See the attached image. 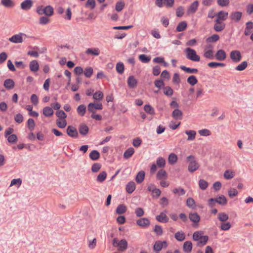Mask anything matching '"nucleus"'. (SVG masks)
<instances>
[{
    "mask_svg": "<svg viewBox=\"0 0 253 253\" xmlns=\"http://www.w3.org/2000/svg\"><path fill=\"white\" fill-rule=\"evenodd\" d=\"M156 219L159 222L166 223L169 221V218L164 212H161L159 215L156 216Z\"/></svg>",
    "mask_w": 253,
    "mask_h": 253,
    "instance_id": "b1692460",
    "label": "nucleus"
},
{
    "mask_svg": "<svg viewBox=\"0 0 253 253\" xmlns=\"http://www.w3.org/2000/svg\"><path fill=\"white\" fill-rule=\"evenodd\" d=\"M189 218L191 221L197 224L200 220V216L197 212L190 213Z\"/></svg>",
    "mask_w": 253,
    "mask_h": 253,
    "instance_id": "a211bd4d",
    "label": "nucleus"
},
{
    "mask_svg": "<svg viewBox=\"0 0 253 253\" xmlns=\"http://www.w3.org/2000/svg\"><path fill=\"white\" fill-rule=\"evenodd\" d=\"M139 59L141 62L145 63H148L151 60L150 57L145 54H140L139 56Z\"/></svg>",
    "mask_w": 253,
    "mask_h": 253,
    "instance_id": "4d7b16f0",
    "label": "nucleus"
},
{
    "mask_svg": "<svg viewBox=\"0 0 253 253\" xmlns=\"http://www.w3.org/2000/svg\"><path fill=\"white\" fill-rule=\"evenodd\" d=\"M242 14V12L240 11L233 12L230 14V18L231 20L237 23L241 19Z\"/></svg>",
    "mask_w": 253,
    "mask_h": 253,
    "instance_id": "1a4fd4ad",
    "label": "nucleus"
},
{
    "mask_svg": "<svg viewBox=\"0 0 253 253\" xmlns=\"http://www.w3.org/2000/svg\"><path fill=\"white\" fill-rule=\"evenodd\" d=\"M126 191L128 193H132L135 189V184L133 181L129 182L126 185Z\"/></svg>",
    "mask_w": 253,
    "mask_h": 253,
    "instance_id": "5701e85b",
    "label": "nucleus"
},
{
    "mask_svg": "<svg viewBox=\"0 0 253 253\" xmlns=\"http://www.w3.org/2000/svg\"><path fill=\"white\" fill-rule=\"evenodd\" d=\"M103 106L101 103L92 102L88 104L87 109L91 113H95L96 110H102Z\"/></svg>",
    "mask_w": 253,
    "mask_h": 253,
    "instance_id": "39448f33",
    "label": "nucleus"
},
{
    "mask_svg": "<svg viewBox=\"0 0 253 253\" xmlns=\"http://www.w3.org/2000/svg\"><path fill=\"white\" fill-rule=\"evenodd\" d=\"M187 26V23L185 21L181 22L177 26L176 31L177 32H182L186 28Z\"/></svg>",
    "mask_w": 253,
    "mask_h": 253,
    "instance_id": "a19ab883",
    "label": "nucleus"
},
{
    "mask_svg": "<svg viewBox=\"0 0 253 253\" xmlns=\"http://www.w3.org/2000/svg\"><path fill=\"white\" fill-rule=\"evenodd\" d=\"M198 5L199 3L198 1H194L188 7L187 13L188 14L195 13L198 7Z\"/></svg>",
    "mask_w": 253,
    "mask_h": 253,
    "instance_id": "dca6fc26",
    "label": "nucleus"
},
{
    "mask_svg": "<svg viewBox=\"0 0 253 253\" xmlns=\"http://www.w3.org/2000/svg\"><path fill=\"white\" fill-rule=\"evenodd\" d=\"M202 231H196L193 233V239L198 241L197 246L203 247L205 245L209 240V237L207 235L202 236Z\"/></svg>",
    "mask_w": 253,
    "mask_h": 253,
    "instance_id": "f257e3e1",
    "label": "nucleus"
},
{
    "mask_svg": "<svg viewBox=\"0 0 253 253\" xmlns=\"http://www.w3.org/2000/svg\"><path fill=\"white\" fill-rule=\"evenodd\" d=\"M185 52L188 59L195 62H199L200 60V56L197 54L194 49L188 47L185 49Z\"/></svg>",
    "mask_w": 253,
    "mask_h": 253,
    "instance_id": "f03ea898",
    "label": "nucleus"
},
{
    "mask_svg": "<svg viewBox=\"0 0 253 253\" xmlns=\"http://www.w3.org/2000/svg\"><path fill=\"white\" fill-rule=\"evenodd\" d=\"M100 157V153L97 150H93L89 154V158L93 161L98 160Z\"/></svg>",
    "mask_w": 253,
    "mask_h": 253,
    "instance_id": "473e14b6",
    "label": "nucleus"
},
{
    "mask_svg": "<svg viewBox=\"0 0 253 253\" xmlns=\"http://www.w3.org/2000/svg\"><path fill=\"white\" fill-rule=\"evenodd\" d=\"M172 192L174 194H177L179 196L184 195L186 193L185 190L181 187L174 188Z\"/></svg>",
    "mask_w": 253,
    "mask_h": 253,
    "instance_id": "603ef678",
    "label": "nucleus"
},
{
    "mask_svg": "<svg viewBox=\"0 0 253 253\" xmlns=\"http://www.w3.org/2000/svg\"><path fill=\"white\" fill-rule=\"evenodd\" d=\"M138 225L143 228L148 227L150 224V220L147 218H141L136 220Z\"/></svg>",
    "mask_w": 253,
    "mask_h": 253,
    "instance_id": "9b49d317",
    "label": "nucleus"
},
{
    "mask_svg": "<svg viewBox=\"0 0 253 253\" xmlns=\"http://www.w3.org/2000/svg\"><path fill=\"white\" fill-rule=\"evenodd\" d=\"M231 59L235 63L239 62L242 59L241 53L239 50H232L230 55Z\"/></svg>",
    "mask_w": 253,
    "mask_h": 253,
    "instance_id": "423d86ee",
    "label": "nucleus"
},
{
    "mask_svg": "<svg viewBox=\"0 0 253 253\" xmlns=\"http://www.w3.org/2000/svg\"><path fill=\"white\" fill-rule=\"evenodd\" d=\"M85 53L86 54H90L95 56H98L100 53V51L98 48H89L86 50Z\"/></svg>",
    "mask_w": 253,
    "mask_h": 253,
    "instance_id": "72a5a7b5",
    "label": "nucleus"
},
{
    "mask_svg": "<svg viewBox=\"0 0 253 253\" xmlns=\"http://www.w3.org/2000/svg\"><path fill=\"white\" fill-rule=\"evenodd\" d=\"M177 161V157L174 153L169 154L168 158L169 163L171 165L174 164Z\"/></svg>",
    "mask_w": 253,
    "mask_h": 253,
    "instance_id": "ea45409f",
    "label": "nucleus"
},
{
    "mask_svg": "<svg viewBox=\"0 0 253 253\" xmlns=\"http://www.w3.org/2000/svg\"><path fill=\"white\" fill-rule=\"evenodd\" d=\"M37 12L40 15L44 14L46 16H50L53 14V8L50 5L45 7L40 6L37 7Z\"/></svg>",
    "mask_w": 253,
    "mask_h": 253,
    "instance_id": "7ed1b4c3",
    "label": "nucleus"
},
{
    "mask_svg": "<svg viewBox=\"0 0 253 253\" xmlns=\"http://www.w3.org/2000/svg\"><path fill=\"white\" fill-rule=\"evenodd\" d=\"M79 131L81 135L84 136L88 133L89 128L85 124H83L79 126Z\"/></svg>",
    "mask_w": 253,
    "mask_h": 253,
    "instance_id": "f3484780",
    "label": "nucleus"
},
{
    "mask_svg": "<svg viewBox=\"0 0 253 253\" xmlns=\"http://www.w3.org/2000/svg\"><path fill=\"white\" fill-rule=\"evenodd\" d=\"M138 82L133 76H130L127 79V84L130 88L136 87Z\"/></svg>",
    "mask_w": 253,
    "mask_h": 253,
    "instance_id": "ddd939ff",
    "label": "nucleus"
},
{
    "mask_svg": "<svg viewBox=\"0 0 253 253\" xmlns=\"http://www.w3.org/2000/svg\"><path fill=\"white\" fill-rule=\"evenodd\" d=\"M208 66L211 68H216L217 67H224L225 64L223 63H218L215 62H211L208 64Z\"/></svg>",
    "mask_w": 253,
    "mask_h": 253,
    "instance_id": "5fc2aeb1",
    "label": "nucleus"
},
{
    "mask_svg": "<svg viewBox=\"0 0 253 253\" xmlns=\"http://www.w3.org/2000/svg\"><path fill=\"white\" fill-rule=\"evenodd\" d=\"M164 93L167 96H171L173 93V89L169 86L163 87Z\"/></svg>",
    "mask_w": 253,
    "mask_h": 253,
    "instance_id": "de8ad7c7",
    "label": "nucleus"
},
{
    "mask_svg": "<svg viewBox=\"0 0 253 253\" xmlns=\"http://www.w3.org/2000/svg\"><path fill=\"white\" fill-rule=\"evenodd\" d=\"M223 175L225 179H231L234 177L235 172L230 169H227L225 171Z\"/></svg>",
    "mask_w": 253,
    "mask_h": 253,
    "instance_id": "c756f323",
    "label": "nucleus"
},
{
    "mask_svg": "<svg viewBox=\"0 0 253 253\" xmlns=\"http://www.w3.org/2000/svg\"><path fill=\"white\" fill-rule=\"evenodd\" d=\"M53 110L50 107H45L43 109V114L46 117H49L53 114Z\"/></svg>",
    "mask_w": 253,
    "mask_h": 253,
    "instance_id": "c85d7f7f",
    "label": "nucleus"
},
{
    "mask_svg": "<svg viewBox=\"0 0 253 253\" xmlns=\"http://www.w3.org/2000/svg\"><path fill=\"white\" fill-rule=\"evenodd\" d=\"M56 125L59 128H63L67 125V121L65 119H57Z\"/></svg>",
    "mask_w": 253,
    "mask_h": 253,
    "instance_id": "37998d69",
    "label": "nucleus"
},
{
    "mask_svg": "<svg viewBox=\"0 0 253 253\" xmlns=\"http://www.w3.org/2000/svg\"><path fill=\"white\" fill-rule=\"evenodd\" d=\"M104 95L102 91H97L93 94V98L96 100H101L103 98Z\"/></svg>",
    "mask_w": 253,
    "mask_h": 253,
    "instance_id": "a18cd8bd",
    "label": "nucleus"
},
{
    "mask_svg": "<svg viewBox=\"0 0 253 253\" xmlns=\"http://www.w3.org/2000/svg\"><path fill=\"white\" fill-rule=\"evenodd\" d=\"M246 27L245 30L244 34L246 36H249L252 32L253 29V22L249 21L246 23Z\"/></svg>",
    "mask_w": 253,
    "mask_h": 253,
    "instance_id": "6ab92c4d",
    "label": "nucleus"
},
{
    "mask_svg": "<svg viewBox=\"0 0 253 253\" xmlns=\"http://www.w3.org/2000/svg\"><path fill=\"white\" fill-rule=\"evenodd\" d=\"M125 5V3L124 1L122 0L118 1L116 4L115 9L117 11L120 12L123 9Z\"/></svg>",
    "mask_w": 253,
    "mask_h": 253,
    "instance_id": "49530a36",
    "label": "nucleus"
},
{
    "mask_svg": "<svg viewBox=\"0 0 253 253\" xmlns=\"http://www.w3.org/2000/svg\"><path fill=\"white\" fill-rule=\"evenodd\" d=\"M248 66V62L246 61L242 62L238 65L235 68L237 71H242L244 70Z\"/></svg>",
    "mask_w": 253,
    "mask_h": 253,
    "instance_id": "8fccbe9b",
    "label": "nucleus"
},
{
    "mask_svg": "<svg viewBox=\"0 0 253 253\" xmlns=\"http://www.w3.org/2000/svg\"><path fill=\"white\" fill-rule=\"evenodd\" d=\"M187 159L189 162L188 169L190 172H193L198 169L199 165L195 161L194 156L190 155L187 157Z\"/></svg>",
    "mask_w": 253,
    "mask_h": 253,
    "instance_id": "20e7f679",
    "label": "nucleus"
},
{
    "mask_svg": "<svg viewBox=\"0 0 253 253\" xmlns=\"http://www.w3.org/2000/svg\"><path fill=\"white\" fill-rule=\"evenodd\" d=\"M183 251L187 253L191 252L192 249V243L191 241H186L183 246Z\"/></svg>",
    "mask_w": 253,
    "mask_h": 253,
    "instance_id": "412c9836",
    "label": "nucleus"
},
{
    "mask_svg": "<svg viewBox=\"0 0 253 253\" xmlns=\"http://www.w3.org/2000/svg\"><path fill=\"white\" fill-rule=\"evenodd\" d=\"M167 177V173L165 170L161 169L158 171L157 174V178L158 179H162Z\"/></svg>",
    "mask_w": 253,
    "mask_h": 253,
    "instance_id": "f704fd0d",
    "label": "nucleus"
},
{
    "mask_svg": "<svg viewBox=\"0 0 253 253\" xmlns=\"http://www.w3.org/2000/svg\"><path fill=\"white\" fill-rule=\"evenodd\" d=\"M134 152V149L132 147L127 149L124 153L125 158L127 159L130 158Z\"/></svg>",
    "mask_w": 253,
    "mask_h": 253,
    "instance_id": "2f4dec72",
    "label": "nucleus"
},
{
    "mask_svg": "<svg viewBox=\"0 0 253 253\" xmlns=\"http://www.w3.org/2000/svg\"><path fill=\"white\" fill-rule=\"evenodd\" d=\"M215 199L216 202L221 205H225L227 204V199L226 197L223 195L219 196L218 197Z\"/></svg>",
    "mask_w": 253,
    "mask_h": 253,
    "instance_id": "c9c22d12",
    "label": "nucleus"
},
{
    "mask_svg": "<svg viewBox=\"0 0 253 253\" xmlns=\"http://www.w3.org/2000/svg\"><path fill=\"white\" fill-rule=\"evenodd\" d=\"M217 218L220 221L225 222L229 219V216L225 212H219L218 214Z\"/></svg>",
    "mask_w": 253,
    "mask_h": 253,
    "instance_id": "79ce46f5",
    "label": "nucleus"
},
{
    "mask_svg": "<svg viewBox=\"0 0 253 253\" xmlns=\"http://www.w3.org/2000/svg\"><path fill=\"white\" fill-rule=\"evenodd\" d=\"M30 69L32 72H36L39 69V65L37 60H33L30 62Z\"/></svg>",
    "mask_w": 253,
    "mask_h": 253,
    "instance_id": "aec40b11",
    "label": "nucleus"
},
{
    "mask_svg": "<svg viewBox=\"0 0 253 253\" xmlns=\"http://www.w3.org/2000/svg\"><path fill=\"white\" fill-rule=\"evenodd\" d=\"M145 172L143 170H141L138 172L136 177L135 180L137 183H141L144 180L145 177Z\"/></svg>",
    "mask_w": 253,
    "mask_h": 253,
    "instance_id": "393cba45",
    "label": "nucleus"
},
{
    "mask_svg": "<svg viewBox=\"0 0 253 253\" xmlns=\"http://www.w3.org/2000/svg\"><path fill=\"white\" fill-rule=\"evenodd\" d=\"M144 109L146 112L150 115H153L155 114L154 108L149 105H145L144 107Z\"/></svg>",
    "mask_w": 253,
    "mask_h": 253,
    "instance_id": "69168bd1",
    "label": "nucleus"
},
{
    "mask_svg": "<svg viewBox=\"0 0 253 253\" xmlns=\"http://www.w3.org/2000/svg\"><path fill=\"white\" fill-rule=\"evenodd\" d=\"M219 39V36L217 34H213L211 36L208 37L206 41L207 42L211 43L214 42L218 41Z\"/></svg>",
    "mask_w": 253,
    "mask_h": 253,
    "instance_id": "e433bc0d",
    "label": "nucleus"
},
{
    "mask_svg": "<svg viewBox=\"0 0 253 253\" xmlns=\"http://www.w3.org/2000/svg\"><path fill=\"white\" fill-rule=\"evenodd\" d=\"M126 207L124 205L121 204L118 206L116 211L117 213L121 214L126 212Z\"/></svg>",
    "mask_w": 253,
    "mask_h": 253,
    "instance_id": "4c0bfd02",
    "label": "nucleus"
},
{
    "mask_svg": "<svg viewBox=\"0 0 253 253\" xmlns=\"http://www.w3.org/2000/svg\"><path fill=\"white\" fill-rule=\"evenodd\" d=\"M174 237L175 239L179 241H183L185 239V235L183 232H177L175 235Z\"/></svg>",
    "mask_w": 253,
    "mask_h": 253,
    "instance_id": "c03bdc74",
    "label": "nucleus"
},
{
    "mask_svg": "<svg viewBox=\"0 0 253 253\" xmlns=\"http://www.w3.org/2000/svg\"><path fill=\"white\" fill-rule=\"evenodd\" d=\"M9 40L13 43H21L23 42L22 34L15 35L9 38Z\"/></svg>",
    "mask_w": 253,
    "mask_h": 253,
    "instance_id": "2eb2a0df",
    "label": "nucleus"
},
{
    "mask_svg": "<svg viewBox=\"0 0 253 253\" xmlns=\"http://www.w3.org/2000/svg\"><path fill=\"white\" fill-rule=\"evenodd\" d=\"M7 137L8 141L11 144L16 143L18 140L17 136L15 134H12Z\"/></svg>",
    "mask_w": 253,
    "mask_h": 253,
    "instance_id": "6e6d98bb",
    "label": "nucleus"
},
{
    "mask_svg": "<svg viewBox=\"0 0 253 253\" xmlns=\"http://www.w3.org/2000/svg\"><path fill=\"white\" fill-rule=\"evenodd\" d=\"M200 188L202 190H205L208 186V182L204 179H200L199 182Z\"/></svg>",
    "mask_w": 253,
    "mask_h": 253,
    "instance_id": "680f3d73",
    "label": "nucleus"
},
{
    "mask_svg": "<svg viewBox=\"0 0 253 253\" xmlns=\"http://www.w3.org/2000/svg\"><path fill=\"white\" fill-rule=\"evenodd\" d=\"M67 133L69 136L72 137H77L78 132L77 129L73 126H69L67 128Z\"/></svg>",
    "mask_w": 253,
    "mask_h": 253,
    "instance_id": "9d476101",
    "label": "nucleus"
},
{
    "mask_svg": "<svg viewBox=\"0 0 253 253\" xmlns=\"http://www.w3.org/2000/svg\"><path fill=\"white\" fill-rule=\"evenodd\" d=\"M86 110V106L84 104L79 105L77 109L78 114L81 116H84V115Z\"/></svg>",
    "mask_w": 253,
    "mask_h": 253,
    "instance_id": "7c9ffc66",
    "label": "nucleus"
},
{
    "mask_svg": "<svg viewBox=\"0 0 253 253\" xmlns=\"http://www.w3.org/2000/svg\"><path fill=\"white\" fill-rule=\"evenodd\" d=\"M182 115V111L178 109L174 110L172 113V117L176 120L181 119Z\"/></svg>",
    "mask_w": 253,
    "mask_h": 253,
    "instance_id": "a878e982",
    "label": "nucleus"
},
{
    "mask_svg": "<svg viewBox=\"0 0 253 253\" xmlns=\"http://www.w3.org/2000/svg\"><path fill=\"white\" fill-rule=\"evenodd\" d=\"M215 56L217 60L223 61L226 57V53L224 50L219 49L216 52Z\"/></svg>",
    "mask_w": 253,
    "mask_h": 253,
    "instance_id": "4468645a",
    "label": "nucleus"
},
{
    "mask_svg": "<svg viewBox=\"0 0 253 253\" xmlns=\"http://www.w3.org/2000/svg\"><path fill=\"white\" fill-rule=\"evenodd\" d=\"M157 165L160 168H163L166 165L165 160L162 157H159L157 160Z\"/></svg>",
    "mask_w": 253,
    "mask_h": 253,
    "instance_id": "338daca9",
    "label": "nucleus"
},
{
    "mask_svg": "<svg viewBox=\"0 0 253 253\" xmlns=\"http://www.w3.org/2000/svg\"><path fill=\"white\" fill-rule=\"evenodd\" d=\"M107 176V173L105 171H103L101 172L97 177V180L99 182H102L105 180Z\"/></svg>",
    "mask_w": 253,
    "mask_h": 253,
    "instance_id": "09e8293b",
    "label": "nucleus"
},
{
    "mask_svg": "<svg viewBox=\"0 0 253 253\" xmlns=\"http://www.w3.org/2000/svg\"><path fill=\"white\" fill-rule=\"evenodd\" d=\"M4 86L8 89H12L15 85L14 82L12 79H6L4 82Z\"/></svg>",
    "mask_w": 253,
    "mask_h": 253,
    "instance_id": "4be33fe9",
    "label": "nucleus"
},
{
    "mask_svg": "<svg viewBox=\"0 0 253 253\" xmlns=\"http://www.w3.org/2000/svg\"><path fill=\"white\" fill-rule=\"evenodd\" d=\"M56 115L59 118L58 119H65L67 117L66 113L62 110L56 112Z\"/></svg>",
    "mask_w": 253,
    "mask_h": 253,
    "instance_id": "0e129e2a",
    "label": "nucleus"
},
{
    "mask_svg": "<svg viewBox=\"0 0 253 253\" xmlns=\"http://www.w3.org/2000/svg\"><path fill=\"white\" fill-rule=\"evenodd\" d=\"M1 4L6 7H12L14 5L11 0H1Z\"/></svg>",
    "mask_w": 253,
    "mask_h": 253,
    "instance_id": "3c124183",
    "label": "nucleus"
},
{
    "mask_svg": "<svg viewBox=\"0 0 253 253\" xmlns=\"http://www.w3.org/2000/svg\"><path fill=\"white\" fill-rule=\"evenodd\" d=\"M167 242L166 241L163 242L157 241L155 242L154 245L153 250L156 252H159L162 250L163 247L166 248L167 247Z\"/></svg>",
    "mask_w": 253,
    "mask_h": 253,
    "instance_id": "0eeeda50",
    "label": "nucleus"
},
{
    "mask_svg": "<svg viewBox=\"0 0 253 253\" xmlns=\"http://www.w3.org/2000/svg\"><path fill=\"white\" fill-rule=\"evenodd\" d=\"M116 70L118 73L122 74L124 71V65L122 62H119L116 65Z\"/></svg>",
    "mask_w": 253,
    "mask_h": 253,
    "instance_id": "13d9d810",
    "label": "nucleus"
},
{
    "mask_svg": "<svg viewBox=\"0 0 253 253\" xmlns=\"http://www.w3.org/2000/svg\"><path fill=\"white\" fill-rule=\"evenodd\" d=\"M205 57L212 59L213 58V51L211 49L206 50L204 53Z\"/></svg>",
    "mask_w": 253,
    "mask_h": 253,
    "instance_id": "052dcab7",
    "label": "nucleus"
},
{
    "mask_svg": "<svg viewBox=\"0 0 253 253\" xmlns=\"http://www.w3.org/2000/svg\"><path fill=\"white\" fill-rule=\"evenodd\" d=\"M117 247H118V251L121 252H125L127 248V242L126 239H122L119 241Z\"/></svg>",
    "mask_w": 253,
    "mask_h": 253,
    "instance_id": "6e6552de",
    "label": "nucleus"
},
{
    "mask_svg": "<svg viewBox=\"0 0 253 253\" xmlns=\"http://www.w3.org/2000/svg\"><path fill=\"white\" fill-rule=\"evenodd\" d=\"M228 15V13L224 12L223 11H219L216 15L217 17L220 18L221 20H225L226 19L227 16Z\"/></svg>",
    "mask_w": 253,
    "mask_h": 253,
    "instance_id": "bf43d9fd",
    "label": "nucleus"
},
{
    "mask_svg": "<svg viewBox=\"0 0 253 253\" xmlns=\"http://www.w3.org/2000/svg\"><path fill=\"white\" fill-rule=\"evenodd\" d=\"M180 68L182 70L190 74H196L198 72V69L196 68H190L183 65L181 66Z\"/></svg>",
    "mask_w": 253,
    "mask_h": 253,
    "instance_id": "cd10ccee",
    "label": "nucleus"
},
{
    "mask_svg": "<svg viewBox=\"0 0 253 253\" xmlns=\"http://www.w3.org/2000/svg\"><path fill=\"white\" fill-rule=\"evenodd\" d=\"M187 82L191 85L193 86L197 84L198 80L195 76L191 75L187 78Z\"/></svg>",
    "mask_w": 253,
    "mask_h": 253,
    "instance_id": "58836bf2",
    "label": "nucleus"
},
{
    "mask_svg": "<svg viewBox=\"0 0 253 253\" xmlns=\"http://www.w3.org/2000/svg\"><path fill=\"white\" fill-rule=\"evenodd\" d=\"M186 205L189 208L194 209L195 207V202L194 200L192 198H188L187 199Z\"/></svg>",
    "mask_w": 253,
    "mask_h": 253,
    "instance_id": "e2e57ef3",
    "label": "nucleus"
},
{
    "mask_svg": "<svg viewBox=\"0 0 253 253\" xmlns=\"http://www.w3.org/2000/svg\"><path fill=\"white\" fill-rule=\"evenodd\" d=\"M33 4L32 0H25L20 4L21 8L24 10H28L32 7Z\"/></svg>",
    "mask_w": 253,
    "mask_h": 253,
    "instance_id": "f8f14e48",
    "label": "nucleus"
},
{
    "mask_svg": "<svg viewBox=\"0 0 253 253\" xmlns=\"http://www.w3.org/2000/svg\"><path fill=\"white\" fill-rule=\"evenodd\" d=\"M225 25L224 23L221 24H215L214 25V29L216 32H220L224 29Z\"/></svg>",
    "mask_w": 253,
    "mask_h": 253,
    "instance_id": "774afa93",
    "label": "nucleus"
},
{
    "mask_svg": "<svg viewBox=\"0 0 253 253\" xmlns=\"http://www.w3.org/2000/svg\"><path fill=\"white\" fill-rule=\"evenodd\" d=\"M185 133L188 135V137L187 138V140L192 141L195 139V136L196 135V132L195 130H186Z\"/></svg>",
    "mask_w": 253,
    "mask_h": 253,
    "instance_id": "bb28decb",
    "label": "nucleus"
},
{
    "mask_svg": "<svg viewBox=\"0 0 253 253\" xmlns=\"http://www.w3.org/2000/svg\"><path fill=\"white\" fill-rule=\"evenodd\" d=\"M27 126L30 131H33L35 126V121L33 119H29L27 121Z\"/></svg>",
    "mask_w": 253,
    "mask_h": 253,
    "instance_id": "864d4df0",
    "label": "nucleus"
}]
</instances>
